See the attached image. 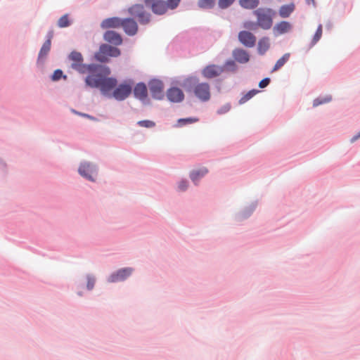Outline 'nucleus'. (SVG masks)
I'll return each mask as SVG.
<instances>
[{"label": "nucleus", "mask_w": 360, "mask_h": 360, "mask_svg": "<svg viewBox=\"0 0 360 360\" xmlns=\"http://www.w3.org/2000/svg\"><path fill=\"white\" fill-rule=\"evenodd\" d=\"M58 25L60 27H66L70 25L68 14H65L59 18L58 21Z\"/></svg>", "instance_id": "nucleus-28"}, {"label": "nucleus", "mask_w": 360, "mask_h": 360, "mask_svg": "<svg viewBox=\"0 0 360 360\" xmlns=\"http://www.w3.org/2000/svg\"><path fill=\"white\" fill-rule=\"evenodd\" d=\"M121 27L128 35H134L138 31V25L136 22L131 18L122 19Z\"/></svg>", "instance_id": "nucleus-12"}, {"label": "nucleus", "mask_w": 360, "mask_h": 360, "mask_svg": "<svg viewBox=\"0 0 360 360\" xmlns=\"http://www.w3.org/2000/svg\"><path fill=\"white\" fill-rule=\"evenodd\" d=\"M52 37H53V33L49 32L48 39L44 43V44L42 45V46L41 48V50L39 51V59L45 57L49 52V51L51 49Z\"/></svg>", "instance_id": "nucleus-21"}, {"label": "nucleus", "mask_w": 360, "mask_h": 360, "mask_svg": "<svg viewBox=\"0 0 360 360\" xmlns=\"http://www.w3.org/2000/svg\"><path fill=\"white\" fill-rule=\"evenodd\" d=\"M95 283V278L93 276H87V288L89 290H92Z\"/></svg>", "instance_id": "nucleus-36"}, {"label": "nucleus", "mask_w": 360, "mask_h": 360, "mask_svg": "<svg viewBox=\"0 0 360 360\" xmlns=\"http://www.w3.org/2000/svg\"><path fill=\"white\" fill-rule=\"evenodd\" d=\"M322 36V25H319L312 39V45H314Z\"/></svg>", "instance_id": "nucleus-32"}, {"label": "nucleus", "mask_w": 360, "mask_h": 360, "mask_svg": "<svg viewBox=\"0 0 360 360\" xmlns=\"http://www.w3.org/2000/svg\"><path fill=\"white\" fill-rule=\"evenodd\" d=\"M198 6L203 9L212 8L214 5V0H199Z\"/></svg>", "instance_id": "nucleus-26"}, {"label": "nucleus", "mask_w": 360, "mask_h": 360, "mask_svg": "<svg viewBox=\"0 0 360 360\" xmlns=\"http://www.w3.org/2000/svg\"><path fill=\"white\" fill-rule=\"evenodd\" d=\"M167 97L171 102L179 103L184 100V94L180 89L172 87L167 90Z\"/></svg>", "instance_id": "nucleus-13"}, {"label": "nucleus", "mask_w": 360, "mask_h": 360, "mask_svg": "<svg viewBox=\"0 0 360 360\" xmlns=\"http://www.w3.org/2000/svg\"><path fill=\"white\" fill-rule=\"evenodd\" d=\"M178 188L181 191H185L188 188V182L186 181H180Z\"/></svg>", "instance_id": "nucleus-39"}, {"label": "nucleus", "mask_w": 360, "mask_h": 360, "mask_svg": "<svg viewBox=\"0 0 360 360\" xmlns=\"http://www.w3.org/2000/svg\"><path fill=\"white\" fill-rule=\"evenodd\" d=\"M233 57L240 63H246L250 60L248 52L242 49H234L233 51Z\"/></svg>", "instance_id": "nucleus-16"}, {"label": "nucleus", "mask_w": 360, "mask_h": 360, "mask_svg": "<svg viewBox=\"0 0 360 360\" xmlns=\"http://www.w3.org/2000/svg\"><path fill=\"white\" fill-rule=\"evenodd\" d=\"M133 271V269L130 267L120 269L116 272L112 274L108 277V281L110 283H115L124 281L132 274Z\"/></svg>", "instance_id": "nucleus-9"}, {"label": "nucleus", "mask_w": 360, "mask_h": 360, "mask_svg": "<svg viewBox=\"0 0 360 360\" xmlns=\"http://www.w3.org/2000/svg\"><path fill=\"white\" fill-rule=\"evenodd\" d=\"M198 79L196 77H189L184 81V86L187 87V91H192L195 97L201 101H207L211 96L210 86L206 82L198 83Z\"/></svg>", "instance_id": "nucleus-2"}, {"label": "nucleus", "mask_w": 360, "mask_h": 360, "mask_svg": "<svg viewBox=\"0 0 360 360\" xmlns=\"http://www.w3.org/2000/svg\"><path fill=\"white\" fill-rule=\"evenodd\" d=\"M243 27L250 30H255L259 26L257 25V22L247 21L244 22Z\"/></svg>", "instance_id": "nucleus-35"}, {"label": "nucleus", "mask_w": 360, "mask_h": 360, "mask_svg": "<svg viewBox=\"0 0 360 360\" xmlns=\"http://www.w3.org/2000/svg\"><path fill=\"white\" fill-rule=\"evenodd\" d=\"M63 76V71L60 70H56L54 71L52 75V79L54 81L60 79Z\"/></svg>", "instance_id": "nucleus-37"}, {"label": "nucleus", "mask_w": 360, "mask_h": 360, "mask_svg": "<svg viewBox=\"0 0 360 360\" xmlns=\"http://www.w3.org/2000/svg\"><path fill=\"white\" fill-rule=\"evenodd\" d=\"M236 0H219L218 5L221 9H225L233 4Z\"/></svg>", "instance_id": "nucleus-31"}, {"label": "nucleus", "mask_w": 360, "mask_h": 360, "mask_svg": "<svg viewBox=\"0 0 360 360\" xmlns=\"http://www.w3.org/2000/svg\"><path fill=\"white\" fill-rule=\"evenodd\" d=\"M72 61V69L81 73H87L85 78L86 86L91 88L99 89L102 94L107 95L117 84L114 77H109L110 70L108 67L101 65H84L83 57L79 52L72 51L69 56Z\"/></svg>", "instance_id": "nucleus-1"}, {"label": "nucleus", "mask_w": 360, "mask_h": 360, "mask_svg": "<svg viewBox=\"0 0 360 360\" xmlns=\"http://www.w3.org/2000/svg\"><path fill=\"white\" fill-rule=\"evenodd\" d=\"M254 15L257 18L259 27L263 30H269L273 25V18L275 11L269 8H259L254 11Z\"/></svg>", "instance_id": "nucleus-3"}, {"label": "nucleus", "mask_w": 360, "mask_h": 360, "mask_svg": "<svg viewBox=\"0 0 360 360\" xmlns=\"http://www.w3.org/2000/svg\"><path fill=\"white\" fill-rule=\"evenodd\" d=\"M132 86L127 82L116 86L106 96H112L117 101L126 99L131 93Z\"/></svg>", "instance_id": "nucleus-6"}, {"label": "nucleus", "mask_w": 360, "mask_h": 360, "mask_svg": "<svg viewBox=\"0 0 360 360\" xmlns=\"http://www.w3.org/2000/svg\"><path fill=\"white\" fill-rule=\"evenodd\" d=\"M72 112H74L75 114H77L78 115H80V116H82V117H88L89 119H92L91 116H90L89 115H87V114H85V113H82V112H79L75 110H72Z\"/></svg>", "instance_id": "nucleus-41"}, {"label": "nucleus", "mask_w": 360, "mask_h": 360, "mask_svg": "<svg viewBox=\"0 0 360 360\" xmlns=\"http://www.w3.org/2000/svg\"><path fill=\"white\" fill-rule=\"evenodd\" d=\"M158 0H144L145 4L148 6L152 7L153 4H155Z\"/></svg>", "instance_id": "nucleus-42"}, {"label": "nucleus", "mask_w": 360, "mask_h": 360, "mask_svg": "<svg viewBox=\"0 0 360 360\" xmlns=\"http://www.w3.org/2000/svg\"><path fill=\"white\" fill-rule=\"evenodd\" d=\"M307 3L308 4H312L313 6H315V0H306Z\"/></svg>", "instance_id": "nucleus-44"}, {"label": "nucleus", "mask_w": 360, "mask_h": 360, "mask_svg": "<svg viewBox=\"0 0 360 360\" xmlns=\"http://www.w3.org/2000/svg\"><path fill=\"white\" fill-rule=\"evenodd\" d=\"M292 30V25L288 21H281L276 23L274 28L273 32L276 36L283 34L289 32Z\"/></svg>", "instance_id": "nucleus-14"}, {"label": "nucleus", "mask_w": 360, "mask_h": 360, "mask_svg": "<svg viewBox=\"0 0 360 360\" xmlns=\"http://www.w3.org/2000/svg\"><path fill=\"white\" fill-rule=\"evenodd\" d=\"M152 11L156 15H164L169 10L167 3L164 0H158L150 8Z\"/></svg>", "instance_id": "nucleus-17"}, {"label": "nucleus", "mask_w": 360, "mask_h": 360, "mask_svg": "<svg viewBox=\"0 0 360 360\" xmlns=\"http://www.w3.org/2000/svg\"><path fill=\"white\" fill-rule=\"evenodd\" d=\"M238 39L241 44L247 47H253L256 42L255 36L248 31L240 32L238 34Z\"/></svg>", "instance_id": "nucleus-11"}, {"label": "nucleus", "mask_w": 360, "mask_h": 360, "mask_svg": "<svg viewBox=\"0 0 360 360\" xmlns=\"http://www.w3.org/2000/svg\"><path fill=\"white\" fill-rule=\"evenodd\" d=\"M226 66H235V63L233 60H229L226 63Z\"/></svg>", "instance_id": "nucleus-43"}, {"label": "nucleus", "mask_w": 360, "mask_h": 360, "mask_svg": "<svg viewBox=\"0 0 360 360\" xmlns=\"http://www.w3.org/2000/svg\"><path fill=\"white\" fill-rule=\"evenodd\" d=\"M150 94L155 99L160 100L163 98V83L159 79H152L148 83Z\"/></svg>", "instance_id": "nucleus-8"}, {"label": "nucleus", "mask_w": 360, "mask_h": 360, "mask_svg": "<svg viewBox=\"0 0 360 360\" xmlns=\"http://www.w3.org/2000/svg\"><path fill=\"white\" fill-rule=\"evenodd\" d=\"M359 137H360V133L359 134V135H358V136H354V138H352V141H356V140L358 138H359Z\"/></svg>", "instance_id": "nucleus-45"}, {"label": "nucleus", "mask_w": 360, "mask_h": 360, "mask_svg": "<svg viewBox=\"0 0 360 360\" xmlns=\"http://www.w3.org/2000/svg\"><path fill=\"white\" fill-rule=\"evenodd\" d=\"M230 108L231 107L229 105H226L222 107L220 110H219L218 112L220 114L226 112L230 110Z\"/></svg>", "instance_id": "nucleus-40"}, {"label": "nucleus", "mask_w": 360, "mask_h": 360, "mask_svg": "<svg viewBox=\"0 0 360 360\" xmlns=\"http://www.w3.org/2000/svg\"><path fill=\"white\" fill-rule=\"evenodd\" d=\"M138 124L140 127H146V128H151L153 127L155 124L154 122L150 120H141L138 122Z\"/></svg>", "instance_id": "nucleus-34"}, {"label": "nucleus", "mask_w": 360, "mask_h": 360, "mask_svg": "<svg viewBox=\"0 0 360 360\" xmlns=\"http://www.w3.org/2000/svg\"><path fill=\"white\" fill-rule=\"evenodd\" d=\"M128 13L136 18L141 24L146 25L150 20V14L147 12L142 4H134L128 8Z\"/></svg>", "instance_id": "nucleus-5"}, {"label": "nucleus", "mask_w": 360, "mask_h": 360, "mask_svg": "<svg viewBox=\"0 0 360 360\" xmlns=\"http://www.w3.org/2000/svg\"><path fill=\"white\" fill-rule=\"evenodd\" d=\"M240 5L246 9H254L257 8L259 4V0H239Z\"/></svg>", "instance_id": "nucleus-24"}, {"label": "nucleus", "mask_w": 360, "mask_h": 360, "mask_svg": "<svg viewBox=\"0 0 360 360\" xmlns=\"http://www.w3.org/2000/svg\"><path fill=\"white\" fill-rule=\"evenodd\" d=\"M198 121V118H192V117L181 118V119H179L178 120V124H179V125L180 127H181V126H184V125H186V124H192V123L196 122Z\"/></svg>", "instance_id": "nucleus-30"}, {"label": "nucleus", "mask_w": 360, "mask_h": 360, "mask_svg": "<svg viewBox=\"0 0 360 360\" xmlns=\"http://www.w3.org/2000/svg\"><path fill=\"white\" fill-rule=\"evenodd\" d=\"M122 19L117 17L109 18L102 21L101 26L103 29L121 27Z\"/></svg>", "instance_id": "nucleus-18"}, {"label": "nucleus", "mask_w": 360, "mask_h": 360, "mask_svg": "<svg viewBox=\"0 0 360 360\" xmlns=\"http://www.w3.org/2000/svg\"><path fill=\"white\" fill-rule=\"evenodd\" d=\"M223 72V67L212 64L205 67L202 70V75L206 79H212L219 76Z\"/></svg>", "instance_id": "nucleus-10"}, {"label": "nucleus", "mask_w": 360, "mask_h": 360, "mask_svg": "<svg viewBox=\"0 0 360 360\" xmlns=\"http://www.w3.org/2000/svg\"><path fill=\"white\" fill-rule=\"evenodd\" d=\"M134 96L141 100L145 101L148 97V89L144 83H138L134 89Z\"/></svg>", "instance_id": "nucleus-15"}, {"label": "nucleus", "mask_w": 360, "mask_h": 360, "mask_svg": "<svg viewBox=\"0 0 360 360\" xmlns=\"http://www.w3.org/2000/svg\"><path fill=\"white\" fill-rule=\"evenodd\" d=\"M269 82H270L269 78H264L262 81H260V82L259 83V86L261 89H263V88L269 85Z\"/></svg>", "instance_id": "nucleus-38"}, {"label": "nucleus", "mask_w": 360, "mask_h": 360, "mask_svg": "<svg viewBox=\"0 0 360 360\" xmlns=\"http://www.w3.org/2000/svg\"><path fill=\"white\" fill-rule=\"evenodd\" d=\"M208 170L206 167H201L198 169L193 170L190 174V178L195 184L200 178L203 177Z\"/></svg>", "instance_id": "nucleus-22"}, {"label": "nucleus", "mask_w": 360, "mask_h": 360, "mask_svg": "<svg viewBox=\"0 0 360 360\" xmlns=\"http://www.w3.org/2000/svg\"><path fill=\"white\" fill-rule=\"evenodd\" d=\"M120 55L119 49L108 44H103L100 46L99 51L96 53V58L102 63L108 61L109 57H117Z\"/></svg>", "instance_id": "nucleus-4"}, {"label": "nucleus", "mask_w": 360, "mask_h": 360, "mask_svg": "<svg viewBox=\"0 0 360 360\" xmlns=\"http://www.w3.org/2000/svg\"><path fill=\"white\" fill-rule=\"evenodd\" d=\"M258 93L257 90L252 89L250 91H248L246 94H245L239 101V103L240 104H243L245 102H247L248 100H250L251 98H252L254 96H255Z\"/></svg>", "instance_id": "nucleus-27"}, {"label": "nucleus", "mask_w": 360, "mask_h": 360, "mask_svg": "<svg viewBox=\"0 0 360 360\" xmlns=\"http://www.w3.org/2000/svg\"><path fill=\"white\" fill-rule=\"evenodd\" d=\"M289 58V53L284 54L280 59L277 60L273 68V71H276L278 69H280L282 66H283L284 64L288 60Z\"/></svg>", "instance_id": "nucleus-25"}, {"label": "nucleus", "mask_w": 360, "mask_h": 360, "mask_svg": "<svg viewBox=\"0 0 360 360\" xmlns=\"http://www.w3.org/2000/svg\"><path fill=\"white\" fill-rule=\"evenodd\" d=\"M104 39L115 45H120L122 42L120 34L114 31H107L104 34Z\"/></svg>", "instance_id": "nucleus-19"}, {"label": "nucleus", "mask_w": 360, "mask_h": 360, "mask_svg": "<svg viewBox=\"0 0 360 360\" xmlns=\"http://www.w3.org/2000/svg\"><path fill=\"white\" fill-rule=\"evenodd\" d=\"M331 96H328L324 98H317L313 102L314 107H316L319 105L324 104L328 103L331 101Z\"/></svg>", "instance_id": "nucleus-29"}, {"label": "nucleus", "mask_w": 360, "mask_h": 360, "mask_svg": "<svg viewBox=\"0 0 360 360\" xmlns=\"http://www.w3.org/2000/svg\"><path fill=\"white\" fill-rule=\"evenodd\" d=\"M165 1L169 10H174L179 6L181 0H167Z\"/></svg>", "instance_id": "nucleus-33"}, {"label": "nucleus", "mask_w": 360, "mask_h": 360, "mask_svg": "<svg viewBox=\"0 0 360 360\" xmlns=\"http://www.w3.org/2000/svg\"><path fill=\"white\" fill-rule=\"evenodd\" d=\"M295 5L293 3L283 5L279 9V15L283 18H288L295 11Z\"/></svg>", "instance_id": "nucleus-20"}, {"label": "nucleus", "mask_w": 360, "mask_h": 360, "mask_svg": "<svg viewBox=\"0 0 360 360\" xmlns=\"http://www.w3.org/2000/svg\"><path fill=\"white\" fill-rule=\"evenodd\" d=\"M270 46L269 39L267 37L262 38L258 42V51L260 54H264Z\"/></svg>", "instance_id": "nucleus-23"}, {"label": "nucleus", "mask_w": 360, "mask_h": 360, "mask_svg": "<svg viewBox=\"0 0 360 360\" xmlns=\"http://www.w3.org/2000/svg\"><path fill=\"white\" fill-rule=\"evenodd\" d=\"M79 173L81 176L89 181H94V176H96L97 171L94 165L89 162H83L79 167Z\"/></svg>", "instance_id": "nucleus-7"}]
</instances>
